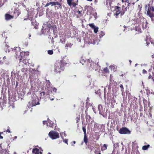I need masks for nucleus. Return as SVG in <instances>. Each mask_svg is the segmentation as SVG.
I'll return each instance as SVG.
<instances>
[{
  "instance_id": "18",
  "label": "nucleus",
  "mask_w": 154,
  "mask_h": 154,
  "mask_svg": "<svg viewBox=\"0 0 154 154\" xmlns=\"http://www.w3.org/2000/svg\"><path fill=\"white\" fill-rule=\"evenodd\" d=\"M83 141L84 143H85L86 145H87L88 142V139L87 137V136L86 135H84V138H83Z\"/></svg>"
},
{
  "instance_id": "60",
  "label": "nucleus",
  "mask_w": 154,
  "mask_h": 154,
  "mask_svg": "<svg viewBox=\"0 0 154 154\" xmlns=\"http://www.w3.org/2000/svg\"><path fill=\"white\" fill-rule=\"evenodd\" d=\"M152 80L154 84V78L153 79H152Z\"/></svg>"
},
{
  "instance_id": "42",
  "label": "nucleus",
  "mask_w": 154,
  "mask_h": 154,
  "mask_svg": "<svg viewBox=\"0 0 154 154\" xmlns=\"http://www.w3.org/2000/svg\"><path fill=\"white\" fill-rule=\"evenodd\" d=\"M53 91L55 93L56 92L57 89L55 88H52V91Z\"/></svg>"
},
{
  "instance_id": "27",
  "label": "nucleus",
  "mask_w": 154,
  "mask_h": 154,
  "mask_svg": "<svg viewBox=\"0 0 154 154\" xmlns=\"http://www.w3.org/2000/svg\"><path fill=\"white\" fill-rule=\"evenodd\" d=\"M76 123H78L80 121V116L79 115H78L76 118H75Z\"/></svg>"
},
{
  "instance_id": "7",
  "label": "nucleus",
  "mask_w": 154,
  "mask_h": 154,
  "mask_svg": "<svg viewBox=\"0 0 154 154\" xmlns=\"http://www.w3.org/2000/svg\"><path fill=\"white\" fill-rule=\"evenodd\" d=\"M78 4V0H68V5L71 8L75 7Z\"/></svg>"
},
{
  "instance_id": "55",
  "label": "nucleus",
  "mask_w": 154,
  "mask_h": 154,
  "mask_svg": "<svg viewBox=\"0 0 154 154\" xmlns=\"http://www.w3.org/2000/svg\"><path fill=\"white\" fill-rule=\"evenodd\" d=\"M50 100H54V98H50Z\"/></svg>"
},
{
  "instance_id": "33",
  "label": "nucleus",
  "mask_w": 154,
  "mask_h": 154,
  "mask_svg": "<svg viewBox=\"0 0 154 154\" xmlns=\"http://www.w3.org/2000/svg\"><path fill=\"white\" fill-rule=\"evenodd\" d=\"M82 130L84 132V135H86V129L85 126H84L82 127Z\"/></svg>"
},
{
  "instance_id": "19",
  "label": "nucleus",
  "mask_w": 154,
  "mask_h": 154,
  "mask_svg": "<svg viewBox=\"0 0 154 154\" xmlns=\"http://www.w3.org/2000/svg\"><path fill=\"white\" fill-rule=\"evenodd\" d=\"M63 135L66 136V134L65 133H62L61 134V137L63 139V141L66 143L67 144V139H64Z\"/></svg>"
},
{
  "instance_id": "49",
  "label": "nucleus",
  "mask_w": 154,
  "mask_h": 154,
  "mask_svg": "<svg viewBox=\"0 0 154 154\" xmlns=\"http://www.w3.org/2000/svg\"><path fill=\"white\" fill-rule=\"evenodd\" d=\"M6 132H7L8 133H11L10 130L9 129H8L6 131Z\"/></svg>"
},
{
  "instance_id": "17",
  "label": "nucleus",
  "mask_w": 154,
  "mask_h": 154,
  "mask_svg": "<svg viewBox=\"0 0 154 154\" xmlns=\"http://www.w3.org/2000/svg\"><path fill=\"white\" fill-rule=\"evenodd\" d=\"M31 23L32 25L34 27V28L36 29L37 28V22L36 21V20H35V21H32L31 22Z\"/></svg>"
},
{
  "instance_id": "40",
  "label": "nucleus",
  "mask_w": 154,
  "mask_h": 154,
  "mask_svg": "<svg viewBox=\"0 0 154 154\" xmlns=\"http://www.w3.org/2000/svg\"><path fill=\"white\" fill-rule=\"evenodd\" d=\"M142 73L143 74H146L147 73L146 71L144 69L142 70Z\"/></svg>"
},
{
  "instance_id": "11",
  "label": "nucleus",
  "mask_w": 154,
  "mask_h": 154,
  "mask_svg": "<svg viewBox=\"0 0 154 154\" xmlns=\"http://www.w3.org/2000/svg\"><path fill=\"white\" fill-rule=\"evenodd\" d=\"M26 53V52H22L20 53V55L18 57V59L19 60V63H20L21 62H22V60L23 59L25 58V56Z\"/></svg>"
},
{
  "instance_id": "21",
  "label": "nucleus",
  "mask_w": 154,
  "mask_h": 154,
  "mask_svg": "<svg viewBox=\"0 0 154 154\" xmlns=\"http://www.w3.org/2000/svg\"><path fill=\"white\" fill-rule=\"evenodd\" d=\"M107 149V146L106 144H103V146L101 147V150L102 151L106 150Z\"/></svg>"
},
{
  "instance_id": "63",
  "label": "nucleus",
  "mask_w": 154,
  "mask_h": 154,
  "mask_svg": "<svg viewBox=\"0 0 154 154\" xmlns=\"http://www.w3.org/2000/svg\"><path fill=\"white\" fill-rule=\"evenodd\" d=\"M132 4H133V5H134V3H132Z\"/></svg>"
},
{
  "instance_id": "9",
  "label": "nucleus",
  "mask_w": 154,
  "mask_h": 154,
  "mask_svg": "<svg viewBox=\"0 0 154 154\" xmlns=\"http://www.w3.org/2000/svg\"><path fill=\"white\" fill-rule=\"evenodd\" d=\"M38 99V97L32 98V106H35L36 105L39 104Z\"/></svg>"
},
{
  "instance_id": "57",
  "label": "nucleus",
  "mask_w": 154,
  "mask_h": 154,
  "mask_svg": "<svg viewBox=\"0 0 154 154\" xmlns=\"http://www.w3.org/2000/svg\"><path fill=\"white\" fill-rule=\"evenodd\" d=\"M152 58H154V54H153L152 56Z\"/></svg>"
},
{
  "instance_id": "26",
  "label": "nucleus",
  "mask_w": 154,
  "mask_h": 154,
  "mask_svg": "<svg viewBox=\"0 0 154 154\" xmlns=\"http://www.w3.org/2000/svg\"><path fill=\"white\" fill-rule=\"evenodd\" d=\"M21 71L24 74H26L28 71V69L26 68H23L21 69Z\"/></svg>"
},
{
  "instance_id": "62",
  "label": "nucleus",
  "mask_w": 154,
  "mask_h": 154,
  "mask_svg": "<svg viewBox=\"0 0 154 154\" xmlns=\"http://www.w3.org/2000/svg\"><path fill=\"white\" fill-rule=\"evenodd\" d=\"M48 154H51V153L50 152H48Z\"/></svg>"
},
{
  "instance_id": "36",
  "label": "nucleus",
  "mask_w": 154,
  "mask_h": 154,
  "mask_svg": "<svg viewBox=\"0 0 154 154\" xmlns=\"http://www.w3.org/2000/svg\"><path fill=\"white\" fill-rule=\"evenodd\" d=\"M127 2L128 3V4L127 7L125 8H129V7H130L131 5V3L129 2V0L127 1V2Z\"/></svg>"
},
{
  "instance_id": "44",
  "label": "nucleus",
  "mask_w": 154,
  "mask_h": 154,
  "mask_svg": "<svg viewBox=\"0 0 154 154\" xmlns=\"http://www.w3.org/2000/svg\"><path fill=\"white\" fill-rule=\"evenodd\" d=\"M149 9L152 11H154V7L152 6L150 7Z\"/></svg>"
},
{
  "instance_id": "51",
  "label": "nucleus",
  "mask_w": 154,
  "mask_h": 154,
  "mask_svg": "<svg viewBox=\"0 0 154 154\" xmlns=\"http://www.w3.org/2000/svg\"><path fill=\"white\" fill-rule=\"evenodd\" d=\"M28 45V42H26L25 44V45L26 46H27Z\"/></svg>"
},
{
  "instance_id": "25",
  "label": "nucleus",
  "mask_w": 154,
  "mask_h": 154,
  "mask_svg": "<svg viewBox=\"0 0 154 154\" xmlns=\"http://www.w3.org/2000/svg\"><path fill=\"white\" fill-rule=\"evenodd\" d=\"M4 104V100L2 98H0V107H2Z\"/></svg>"
},
{
  "instance_id": "28",
  "label": "nucleus",
  "mask_w": 154,
  "mask_h": 154,
  "mask_svg": "<svg viewBox=\"0 0 154 154\" xmlns=\"http://www.w3.org/2000/svg\"><path fill=\"white\" fill-rule=\"evenodd\" d=\"M99 34L100 37L101 38L102 37L103 35H105V33L104 32L101 31L99 32Z\"/></svg>"
},
{
  "instance_id": "41",
  "label": "nucleus",
  "mask_w": 154,
  "mask_h": 154,
  "mask_svg": "<svg viewBox=\"0 0 154 154\" xmlns=\"http://www.w3.org/2000/svg\"><path fill=\"white\" fill-rule=\"evenodd\" d=\"M76 13L79 16H80L82 15V13L79 11H77Z\"/></svg>"
},
{
  "instance_id": "24",
  "label": "nucleus",
  "mask_w": 154,
  "mask_h": 154,
  "mask_svg": "<svg viewBox=\"0 0 154 154\" xmlns=\"http://www.w3.org/2000/svg\"><path fill=\"white\" fill-rule=\"evenodd\" d=\"M66 40V36H64L63 38H62V39L60 40L61 42L63 43H65V42Z\"/></svg>"
},
{
  "instance_id": "30",
  "label": "nucleus",
  "mask_w": 154,
  "mask_h": 154,
  "mask_svg": "<svg viewBox=\"0 0 154 154\" xmlns=\"http://www.w3.org/2000/svg\"><path fill=\"white\" fill-rule=\"evenodd\" d=\"M93 29L94 32L95 33H96L98 31V28L97 27L95 26Z\"/></svg>"
},
{
  "instance_id": "54",
  "label": "nucleus",
  "mask_w": 154,
  "mask_h": 154,
  "mask_svg": "<svg viewBox=\"0 0 154 154\" xmlns=\"http://www.w3.org/2000/svg\"><path fill=\"white\" fill-rule=\"evenodd\" d=\"M149 115H150V117L151 118H152V115L151 113V112H149Z\"/></svg>"
},
{
  "instance_id": "12",
  "label": "nucleus",
  "mask_w": 154,
  "mask_h": 154,
  "mask_svg": "<svg viewBox=\"0 0 154 154\" xmlns=\"http://www.w3.org/2000/svg\"><path fill=\"white\" fill-rule=\"evenodd\" d=\"M21 11L17 8H16L14 11V17L17 18L20 14Z\"/></svg>"
},
{
  "instance_id": "16",
  "label": "nucleus",
  "mask_w": 154,
  "mask_h": 154,
  "mask_svg": "<svg viewBox=\"0 0 154 154\" xmlns=\"http://www.w3.org/2000/svg\"><path fill=\"white\" fill-rule=\"evenodd\" d=\"M147 15L151 18L153 17H154V14L153 13L151 12L148 9V11L147 12Z\"/></svg>"
},
{
  "instance_id": "48",
  "label": "nucleus",
  "mask_w": 154,
  "mask_h": 154,
  "mask_svg": "<svg viewBox=\"0 0 154 154\" xmlns=\"http://www.w3.org/2000/svg\"><path fill=\"white\" fill-rule=\"evenodd\" d=\"M49 10V8H48L46 10V13H48V12Z\"/></svg>"
},
{
  "instance_id": "37",
  "label": "nucleus",
  "mask_w": 154,
  "mask_h": 154,
  "mask_svg": "<svg viewBox=\"0 0 154 154\" xmlns=\"http://www.w3.org/2000/svg\"><path fill=\"white\" fill-rule=\"evenodd\" d=\"M48 53L49 54L52 55L53 54V51L52 50H49L48 51Z\"/></svg>"
},
{
  "instance_id": "35",
  "label": "nucleus",
  "mask_w": 154,
  "mask_h": 154,
  "mask_svg": "<svg viewBox=\"0 0 154 154\" xmlns=\"http://www.w3.org/2000/svg\"><path fill=\"white\" fill-rule=\"evenodd\" d=\"M103 71L106 73H107L109 72V71L107 67H105L103 70Z\"/></svg>"
},
{
  "instance_id": "1",
  "label": "nucleus",
  "mask_w": 154,
  "mask_h": 154,
  "mask_svg": "<svg viewBox=\"0 0 154 154\" xmlns=\"http://www.w3.org/2000/svg\"><path fill=\"white\" fill-rule=\"evenodd\" d=\"M66 64V62L63 59L61 60L60 62H57L54 65V71L57 73H60L64 70V66Z\"/></svg>"
},
{
  "instance_id": "45",
  "label": "nucleus",
  "mask_w": 154,
  "mask_h": 154,
  "mask_svg": "<svg viewBox=\"0 0 154 154\" xmlns=\"http://www.w3.org/2000/svg\"><path fill=\"white\" fill-rule=\"evenodd\" d=\"M130 117L131 119V120H132L133 119V116L132 115H131L130 116H128V117Z\"/></svg>"
},
{
  "instance_id": "38",
  "label": "nucleus",
  "mask_w": 154,
  "mask_h": 154,
  "mask_svg": "<svg viewBox=\"0 0 154 154\" xmlns=\"http://www.w3.org/2000/svg\"><path fill=\"white\" fill-rule=\"evenodd\" d=\"M98 108L100 112L101 111V109H102L103 107L101 105L99 104L98 106Z\"/></svg>"
},
{
  "instance_id": "47",
  "label": "nucleus",
  "mask_w": 154,
  "mask_h": 154,
  "mask_svg": "<svg viewBox=\"0 0 154 154\" xmlns=\"http://www.w3.org/2000/svg\"><path fill=\"white\" fill-rule=\"evenodd\" d=\"M18 84H19V83L18 82H16V87H17V86H18Z\"/></svg>"
},
{
  "instance_id": "5",
  "label": "nucleus",
  "mask_w": 154,
  "mask_h": 154,
  "mask_svg": "<svg viewBox=\"0 0 154 154\" xmlns=\"http://www.w3.org/2000/svg\"><path fill=\"white\" fill-rule=\"evenodd\" d=\"M49 137L52 139H55L59 137V133L54 131H51L48 134Z\"/></svg>"
},
{
  "instance_id": "58",
  "label": "nucleus",
  "mask_w": 154,
  "mask_h": 154,
  "mask_svg": "<svg viewBox=\"0 0 154 154\" xmlns=\"http://www.w3.org/2000/svg\"><path fill=\"white\" fill-rule=\"evenodd\" d=\"M129 62H130V65H131V60H129Z\"/></svg>"
},
{
  "instance_id": "43",
  "label": "nucleus",
  "mask_w": 154,
  "mask_h": 154,
  "mask_svg": "<svg viewBox=\"0 0 154 154\" xmlns=\"http://www.w3.org/2000/svg\"><path fill=\"white\" fill-rule=\"evenodd\" d=\"M29 20H30V21L31 22L33 21H35V19L33 17H30L29 18Z\"/></svg>"
},
{
  "instance_id": "14",
  "label": "nucleus",
  "mask_w": 154,
  "mask_h": 154,
  "mask_svg": "<svg viewBox=\"0 0 154 154\" xmlns=\"http://www.w3.org/2000/svg\"><path fill=\"white\" fill-rule=\"evenodd\" d=\"M32 153L33 154H42V153L40 151L39 149L36 148L33 149Z\"/></svg>"
},
{
  "instance_id": "29",
  "label": "nucleus",
  "mask_w": 154,
  "mask_h": 154,
  "mask_svg": "<svg viewBox=\"0 0 154 154\" xmlns=\"http://www.w3.org/2000/svg\"><path fill=\"white\" fill-rule=\"evenodd\" d=\"M23 60H22V62H23V63H24L26 65L28 62L27 60L26 59V58H25Z\"/></svg>"
},
{
  "instance_id": "10",
  "label": "nucleus",
  "mask_w": 154,
  "mask_h": 154,
  "mask_svg": "<svg viewBox=\"0 0 154 154\" xmlns=\"http://www.w3.org/2000/svg\"><path fill=\"white\" fill-rule=\"evenodd\" d=\"M85 119L87 123H92L93 122V120H92L91 117L89 115H88V112H85Z\"/></svg>"
},
{
  "instance_id": "32",
  "label": "nucleus",
  "mask_w": 154,
  "mask_h": 154,
  "mask_svg": "<svg viewBox=\"0 0 154 154\" xmlns=\"http://www.w3.org/2000/svg\"><path fill=\"white\" fill-rule=\"evenodd\" d=\"M89 25L91 28H92L93 29L95 27L93 23L89 24Z\"/></svg>"
},
{
  "instance_id": "3",
  "label": "nucleus",
  "mask_w": 154,
  "mask_h": 154,
  "mask_svg": "<svg viewBox=\"0 0 154 154\" xmlns=\"http://www.w3.org/2000/svg\"><path fill=\"white\" fill-rule=\"evenodd\" d=\"M114 11L115 13L114 14L116 18L118 17V15L119 14H120V16H122L124 14L125 12L121 8L118 6H116L115 7Z\"/></svg>"
},
{
  "instance_id": "6",
  "label": "nucleus",
  "mask_w": 154,
  "mask_h": 154,
  "mask_svg": "<svg viewBox=\"0 0 154 154\" xmlns=\"http://www.w3.org/2000/svg\"><path fill=\"white\" fill-rule=\"evenodd\" d=\"M45 86V91L48 93L52 92V88L51 87V83L49 80H46Z\"/></svg>"
},
{
  "instance_id": "64",
  "label": "nucleus",
  "mask_w": 154,
  "mask_h": 154,
  "mask_svg": "<svg viewBox=\"0 0 154 154\" xmlns=\"http://www.w3.org/2000/svg\"><path fill=\"white\" fill-rule=\"evenodd\" d=\"M98 154H101V153L100 152H99Z\"/></svg>"
},
{
  "instance_id": "4",
  "label": "nucleus",
  "mask_w": 154,
  "mask_h": 154,
  "mask_svg": "<svg viewBox=\"0 0 154 154\" xmlns=\"http://www.w3.org/2000/svg\"><path fill=\"white\" fill-rule=\"evenodd\" d=\"M51 1H52V0H51ZM55 1L52 2H50L47 3L46 5L45 6V7H46L49 6L50 5H51V6H52L54 5L55 6V7H57V9H59L60 8H61V4L57 2L56 0H53Z\"/></svg>"
},
{
  "instance_id": "34",
  "label": "nucleus",
  "mask_w": 154,
  "mask_h": 154,
  "mask_svg": "<svg viewBox=\"0 0 154 154\" xmlns=\"http://www.w3.org/2000/svg\"><path fill=\"white\" fill-rule=\"evenodd\" d=\"M120 88H121V91L122 92H124V88L122 85L121 84L120 85Z\"/></svg>"
},
{
  "instance_id": "15",
  "label": "nucleus",
  "mask_w": 154,
  "mask_h": 154,
  "mask_svg": "<svg viewBox=\"0 0 154 154\" xmlns=\"http://www.w3.org/2000/svg\"><path fill=\"white\" fill-rule=\"evenodd\" d=\"M5 18L6 20H9L13 18L14 16L7 14L5 15Z\"/></svg>"
},
{
  "instance_id": "61",
  "label": "nucleus",
  "mask_w": 154,
  "mask_h": 154,
  "mask_svg": "<svg viewBox=\"0 0 154 154\" xmlns=\"http://www.w3.org/2000/svg\"><path fill=\"white\" fill-rule=\"evenodd\" d=\"M27 18H25L24 19V20H27Z\"/></svg>"
},
{
  "instance_id": "50",
  "label": "nucleus",
  "mask_w": 154,
  "mask_h": 154,
  "mask_svg": "<svg viewBox=\"0 0 154 154\" xmlns=\"http://www.w3.org/2000/svg\"><path fill=\"white\" fill-rule=\"evenodd\" d=\"M152 70V68H150L148 70V72H149V73H150V72Z\"/></svg>"
},
{
  "instance_id": "56",
  "label": "nucleus",
  "mask_w": 154,
  "mask_h": 154,
  "mask_svg": "<svg viewBox=\"0 0 154 154\" xmlns=\"http://www.w3.org/2000/svg\"><path fill=\"white\" fill-rule=\"evenodd\" d=\"M116 145L117 146H119V143H116Z\"/></svg>"
},
{
  "instance_id": "2",
  "label": "nucleus",
  "mask_w": 154,
  "mask_h": 154,
  "mask_svg": "<svg viewBox=\"0 0 154 154\" xmlns=\"http://www.w3.org/2000/svg\"><path fill=\"white\" fill-rule=\"evenodd\" d=\"M86 67L89 70L92 71L93 70H97V65L92 60L88 59L87 61Z\"/></svg>"
},
{
  "instance_id": "31",
  "label": "nucleus",
  "mask_w": 154,
  "mask_h": 154,
  "mask_svg": "<svg viewBox=\"0 0 154 154\" xmlns=\"http://www.w3.org/2000/svg\"><path fill=\"white\" fill-rule=\"evenodd\" d=\"M143 103L144 105V106L145 107L146 105H147V101L145 99H143Z\"/></svg>"
},
{
  "instance_id": "46",
  "label": "nucleus",
  "mask_w": 154,
  "mask_h": 154,
  "mask_svg": "<svg viewBox=\"0 0 154 154\" xmlns=\"http://www.w3.org/2000/svg\"><path fill=\"white\" fill-rule=\"evenodd\" d=\"M128 1V0H122V2H127V1Z\"/></svg>"
},
{
  "instance_id": "22",
  "label": "nucleus",
  "mask_w": 154,
  "mask_h": 154,
  "mask_svg": "<svg viewBox=\"0 0 154 154\" xmlns=\"http://www.w3.org/2000/svg\"><path fill=\"white\" fill-rule=\"evenodd\" d=\"M45 93L44 92H42L40 94V98H44L45 97Z\"/></svg>"
},
{
  "instance_id": "8",
  "label": "nucleus",
  "mask_w": 154,
  "mask_h": 154,
  "mask_svg": "<svg viewBox=\"0 0 154 154\" xmlns=\"http://www.w3.org/2000/svg\"><path fill=\"white\" fill-rule=\"evenodd\" d=\"M119 132L121 134H129L131 132L126 127L121 128L119 131Z\"/></svg>"
},
{
  "instance_id": "59",
  "label": "nucleus",
  "mask_w": 154,
  "mask_h": 154,
  "mask_svg": "<svg viewBox=\"0 0 154 154\" xmlns=\"http://www.w3.org/2000/svg\"><path fill=\"white\" fill-rule=\"evenodd\" d=\"M72 143H73L74 144H75V141H73L72 142Z\"/></svg>"
},
{
  "instance_id": "53",
  "label": "nucleus",
  "mask_w": 154,
  "mask_h": 154,
  "mask_svg": "<svg viewBox=\"0 0 154 154\" xmlns=\"http://www.w3.org/2000/svg\"><path fill=\"white\" fill-rule=\"evenodd\" d=\"M17 138V136H14L13 137V140H14V139H16Z\"/></svg>"
},
{
  "instance_id": "13",
  "label": "nucleus",
  "mask_w": 154,
  "mask_h": 154,
  "mask_svg": "<svg viewBox=\"0 0 154 154\" xmlns=\"http://www.w3.org/2000/svg\"><path fill=\"white\" fill-rule=\"evenodd\" d=\"M54 123L50 120H48L47 122V125L50 127L53 128L55 125Z\"/></svg>"
},
{
  "instance_id": "39",
  "label": "nucleus",
  "mask_w": 154,
  "mask_h": 154,
  "mask_svg": "<svg viewBox=\"0 0 154 154\" xmlns=\"http://www.w3.org/2000/svg\"><path fill=\"white\" fill-rule=\"evenodd\" d=\"M149 75L148 77V79H152L154 78L152 76V75H151L150 74V73H149Z\"/></svg>"
},
{
  "instance_id": "20",
  "label": "nucleus",
  "mask_w": 154,
  "mask_h": 154,
  "mask_svg": "<svg viewBox=\"0 0 154 154\" xmlns=\"http://www.w3.org/2000/svg\"><path fill=\"white\" fill-rule=\"evenodd\" d=\"M88 61V60H84V59H81V60H80V62L83 65H85L86 66H87V61Z\"/></svg>"
},
{
  "instance_id": "23",
  "label": "nucleus",
  "mask_w": 154,
  "mask_h": 154,
  "mask_svg": "<svg viewBox=\"0 0 154 154\" xmlns=\"http://www.w3.org/2000/svg\"><path fill=\"white\" fill-rule=\"evenodd\" d=\"M150 147V145L149 144H148L147 145H144L142 147V149L143 150H146L147 149L149 148Z\"/></svg>"
},
{
  "instance_id": "52",
  "label": "nucleus",
  "mask_w": 154,
  "mask_h": 154,
  "mask_svg": "<svg viewBox=\"0 0 154 154\" xmlns=\"http://www.w3.org/2000/svg\"><path fill=\"white\" fill-rule=\"evenodd\" d=\"M46 123V122L45 121H43V125H45Z\"/></svg>"
}]
</instances>
